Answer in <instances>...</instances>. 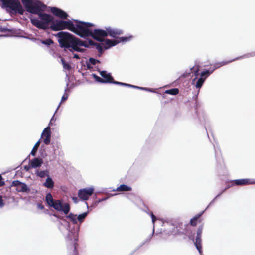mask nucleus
<instances>
[{
	"mask_svg": "<svg viewBox=\"0 0 255 255\" xmlns=\"http://www.w3.org/2000/svg\"><path fill=\"white\" fill-rule=\"evenodd\" d=\"M4 7L9 8L16 13L23 15L24 12L19 0H0ZM25 6L26 11L31 14L38 15L40 20L38 19L30 17L31 23L33 25L40 29L46 30L50 28L49 24L52 25L54 23V17L50 14L43 13L44 10L42 7L45 5L37 1L34 2L33 0H21Z\"/></svg>",
	"mask_w": 255,
	"mask_h": 255,
	"instance_id": "nucleus-1",
	"label": "nucleus"
},
{
	"mask_svg": "<svg viewBox=\"0 0 255 255\" xmlns=\"http://www.w3.org/2000/svg\"><path fill=\"white\" fill-rule=\"evenodd\" d=\"M56 36L58 38L60 47L64 51L68 50L73 52L76 46H83L89 48L87 41L82 40L69 32L60 31Z\"/></svg>",
	"mask_w": 255,
	"mask_h": 255,
	"instance_id": "nucleus-2",
	"label": "nucleus"
},
{
	"mask_svg": "<svg viewBox=\"0 0 255 255\" xmlns=\"http://www.w3.org/2000/svg\"><path fill=\"white\" fill-rule=\"evenodd\" d=\"M72 32L82 38L89 37L92 34L91 27L94 26L92 23L75 20Z\"/></svg>",
	"mask_w": 255,
	"mask_h": 255,
	"instance_id": "nucleus-3",
	"label": "nucleus"
},
{
	"mask_svg": "<svg viewBox=\"0 0 255 255\" xmlns=\"http://www.w3.org/2000/svg\"><path fill=\"white\" fill-rule=\"evenodd\" d=\"M45 201L49 206L58 211H62L65 214H67L70 211V207L68 203L63 204L61 200H54L50 193L46 194Z\"/></svg>",
	"mask_w": 255,
	"mask_h": 255,
	"instance_id": "nucleus-4",
	"label": "nucleus"
},
{
	"mask_svg": "<svg viewBox=\"0 0 255 255\" xmlns=\"http://www.w3.org/2000/svg\"><path fill=\"white\" fill-rule=\"evenodd\" d=\"M74 24L70 20L64 21L62 20H55L54 23L50 25V28L54 31L68 29L72 32Z\"/></svg>",
	"mask_w": 255,
	"mask_h": 255,
	"instance_id": "nucleus-5",
	"label": "nucleus"
},
{
	"mask_svg": "<svg viewBox=\"0 0 255 255\" xmlns=\"http://www.w3.org/2000/svg\"><path fill=\"white\" fill-rule=\"evenodd\" d=\"M100 75L103 77V80L104 81L103 83H113L119 85H123L128 86L129 87H133L139 89H142V88L136 86H134L129 84L124 83L118 81H115L113 77L111 75L110 73H107L106 71H102L100 72Z\"/></svg>",
	"mask_w": 255,
	"mask_h": 255,
	"instance_id": "nucleus-6",
	"label": "nucleus"
},
{
	"mask_svg": "<svg viewBox=\"0 0 255 255\" xmlns=\"http://www.w3.org/2000/svg\"><path fill=\"white\" fill-rule=\"evenodd\" d=\"M107 36V32L106 30L102 29H94L92 30V34L90 37H92L95 40L103 42L104 39V38Z\"/></svg>",
	"mask_w": 255,
	"mask_h": 255,
	"instance_id": "nucleus-7",
	"label": "nucleus"
},
{
	"mask_svg": "<svg viewBox=\"0 0 255 255\" xmlns=\"http://www.w3.org/2000/svg\"><path fill=\"white\" fill-rule=\"evenodd\" d=\"M94 192V189L92 187L80 189L78 192V197L83 200H87Z\"/></svg>",
	"mask_w": 255,
	"mask_h": 255,
	"instance_id": "nucleus-8",
	"label": "nucleus"
},
{
	"mask_svg": "<svg viewBox=\"0 0 255 255\" xmlns=\"http://www.w3.org/2000/svg\"><path fill=\"white\" fill-rule=\"evenodd\" d=\"M11 186L15 187L16 191L19 192H26L29 190L27 185L19 180L12 181Z\"/></svg>",
	"mask_w": 255,
	"mask_h": 255,
	"instance_id": "nucleus-9",
	"label": "nucleus"
},
{
	"mask_svg": "<svg viewBox=\"0 0 255 255\" xmlns=\"http://www.w3.org/2000/svg\"><path fill=\"white\" fill-rule=\"evenodd\" d=\"M249 56H250L249 54H247V55H243V56H241L236 57L235 59H233L232 60H229V61H221V62H220L216 63L214 65L213 69L211 71L212 73L215 69L219 68L220 67H221L222 66H225L226 65H227V64H229V63H231V62H232L233 61H235L236 60H239V59L243 58L244 57H248Z\"/></svg>",
	"mask_w": 255,
	"mask_h": 255,
	"instance_id": "nucleus-10",
	"label": "nucleus"
},
{
	"mask_svg": "<svg viewBox=\"0 0 255 255\" xmlns=\"http://www.w3.org/2000/svg\"><path fill=\"white\" fill-rule=\"evenodd\" d=\"M50 11L54 15L61 19H67L68 17V15L67 13L56 7H51L50 8Z\"/></svg>",
	"mask_w": 255,
	"mask_h": 255,
	"instance_id": "nucleus-11",
	"label": "nucleus"
},
{
	"mask_svg": "<svg viewBox=\"0 0 255 255\" xmlns=\"http://www.w3.org/2000/svg\"><path fill=\"white\" fill-rule=\"evenodd\" d=\"M232 185L243 186L254 184L255 182L250 179H241L233 180Z\"/></svg>",
	"mask_w": 255,
	"mask_h": 255,
	"instance_id": "nucleus-12",
	"label": "nucleus"
},
{
	"mask_svg": "<svg viewBox=\"0 0 255 255\" xmlns=\"http://www.w3.org/2000/svg\"><path fill=\"white\" fill-rule=\"evenodd\" d=\"M42 136L45 137L43 140L44 143L46 145L49 144L51 138V131L50 127H47L44 129L42 133Z\"/></svg>",
	"mask_w": 255,
	"mask_h": 255,
	"instance_id": "nucleus-13",
	"label": "nucleus"
},
{
	"mask_svg": "<svg viewBox=\"0 0 255 255\" xmlns=\"http://www.w3.org/2000/svg\"><path fill=\"white\" fill-rule=\"evenodd\" d=\"M106 32L107 35H109L113 38H117L118 35H120L123 33L122 30L117 29H112L110 27L106 28Z\"/></svg>",
	"mask_w": 255,
	"mask_h": 255,
	"instance_id": "nucleus-14",
	"label": "nucleus"
},
{
	"mask_svg": "<svg viewBox=\"0 0 255 255\" xmlns=\"http://www.w3.org/2000/svg\"><path fill=\"white\" fill-rule=\"evenodd\" d=\"M78 246L77 243V239H75V242L70 246L68 249V255H79L77 247Z\"/></svg>",
	"mask_w": 255,
	"mask_h": 255,
	"instance_id": "nucleus-15",
	"label": "nucleus"
},
{
	"mask_svg": "<svg viewBox=\"0 0 255 255\" xmlns=\"http://www.w3.org/2000/svg\"><path fill=\"white\" fill-rule=\"evenodd\" d=\"M43 163V160L41 159L35 158L30 163V168H34L39 167Z\"/></svg>",
	"mask_w": 255,
	"mask_h": 255,
	"instance_id": "nucleus-16",
	"label": "nucleus"
},
{
	"mask_svg": "<svg viewBox=\"0 0 255 255\" xmlns=\"http://www.w3.org/2000/svg\"><path fill=\"white\" fill-rule=\"evenodd\" d=\"M184 231H177V233L175 234L176 235H181L183 236L182 238L184 240H186L187 238L190 239V236L187 235V233H188L187 227L188 225L186 224L184 225Z\"/></svg>",
	"mask_w": 255,
	"mask_h": 255,
	"instance_id": "nucleus-17",
	"label": "nucleus"
},
{
	"mask_svg": "<svg viewBox=\"0 0 255 255\" xmlns=\"http://www.w3.org/2000/svg\"><path fill=\"white\" fill-rule=\"evenodd\" d=\"M87 44L89 47L91 46H95L96 47V49L98 51L100 54H102L103 52V49L102 46L99 44L97 43L94 42L92 40L89 39L87 42Z\"/></svg>",
	"mask_w": 255,
	"mask_h": 255,
	"instance_id": "nucleus-18",
	"label": "nucleus"
},
{
	"mask_svg": "<svg viewBox=\"0 0 255 255\" xmlns=\"http://www.w3.org/2000/svg\"><path fill=\"white\" fill-rule=\"evenodd\" d=\"M201 242V237H196V241L194 242V245H195L200 254H201L202 252Z\"/></svg>",
	"mask_w": 255,
	"mask_h": 255,
	"instance_id": "nucleus-19",
	"label": "nucleus"
},
{
	"mask_svg": "<svg viewBox=\"0 0 255 255\" xmlns=\"http://www.w3.org/2000/svg\"><path fill=\"white\" fill-rule=\"evenodd\" d=\"M43 186L48 188L51 189L54 187V183L50 177H48L46 181L43 183Z\"/></svg>",
	"mask_w": 255,
	"mask_h": 255,
	"instance_id": "nucleus-20",
	"label": "nucleus"
},
{
	"mask_svg": "<svg viewBox=\"0 0 255 255\" xmlns=\"http://www.w3.org/2000/svg\"><path fill=\"white\" fill-rule=\"evenodd\" d=\"M200 67L199 65H195L194 66L191 68L192 73H193L194 75L196 76V77L193 79V82H195V81L197 79V76L199 75Z\"/></svg>",
	"mask_w": 255,
	"mask_h": 255,
	"instance_id": "nucleus-21",
	"label": "nucleus"
},
{
	"mask_svg": "<svg viewBox=\"0 0 255 255\" xmlns=\"http://www.w3.org/2000/svg\"><path fill=\"white\" fill-rule=\"evenodd\" d=\"M132 190L130 187L125 184H122L117 187L116 191L119 192L131 191Z\"/></svg>",
	"mask_w": 255,
	"mask_h": 255,
	"instance_id": "nucleus-22",
	"label": "nucleus"
},
{
	"mask_svg": "<svg viewBox=\"0 0 255 255\" xmlns=\"http://www.w3.org/2000/svg\"><path fill=\"white\" fill-rule=\"evenodd\" d=\"M120 42L118 40H110V39H106L105 40V43L108 46L107 47H105V49H107L109 47L115 46L117 44H118Z\"/></svg>",
	"mask_w": 255,
	"mask_h": 255,
	"instance_id": "nucleus-23",
	"label": "nucleus"
},
{
	"mask_svg": "<svg viewBox=\"0 0 255 255\" xmlns=\"http://www.w3.org/2000/svg\"><path fill=\"white\" fill-rule=\"evenodd\" d=\"M202 213L197 214L190 220V224L192 226H196L197 224V221L199 220Z\"/></svg>",
	"mask_w": 255,
	"mask_h": 255,
	"instance_id": "nucleus-24",
	"label": "nucleus"
},
{
	"mask_svg": "<svg viewBox=\"0 0 255 255\" xmlns=\"http://www.w3.org/2000/svg\"><path fill=\"white\" fill-rule=\"evenodd\" d=\"M179 89L178 88H175L166 90L165 91V93L172 95H176L179 93Z\"/></svg>",
	"mask_w": 255,
	"mask_h": 255,
	"instance_id": "nucleus-25",
	"label": "nucleus"
},
{
	"mask_svg": "<svg viewBox=\"0 0 255 255\" xmlns=\"http://www.w3.org/2000/svg\"><path fill=\"white\" fill-rule=\"evenodd\" d=\"M37 175L41 178H44L49 176V172L47 170L37 171Z\"/></svg>",
	"mask_w": 255,
	"mask_h": 255,
	"instance_id": "nucleus-26",
	"label": "nucleus"
},
{
	"mask_svg": "<svg viewBox=\"0 0 255 255\" xmlns=\"http://www.w3.org/2000/svg\"><path fill=\"white\" fill-rule=\"evenodd\" d=\"M40 143V141H38L34 145V146L33 147V149H32V151L30 153L31 155H32L33 156L36 155V152H37L38 148L39 146Z\"/></svg>",
	"mask_w": 255,
	"mask_h": 255,
	"instance_id": "nucleus-27",
	"label": "nucleus"
},
{
	"mask_svg": "<svg viewBox=\"0 0 255 255\" xmlns=\"http://www.w3.org/2000/svg\"><path fill=\"white\" fill-rule=\"evenodd\" d=\"M67 218L69 219L73 224H76L77 223L76 215H74L71 213L68 216H67Z\"/></svg>",
	"mask_w": 255,
	"mask_h": 255,
	"instance_id": "nucleus-28",
	"label": "nucleus"
},
{
	"mask_svg": "<svg viewBox=\"0 0 255 255\" xmlns=\"http://www.w3.org/2000/svg\"><path fill=\"white\" fill-rule=\"evenodd\" d=\"M211 73V71H210L209 70H206L203 71L200 74V78H203V79L205 80Z\"/></svg>",
	"mask_w": 255,
	"mask_h": 255,
	"instance_id": "nucleus-29",
	"label": "nucleus"
},
{
	"mask_svg": "<svg viewBox=\"0 0 255 255\" xmlns=\"http://www.w3.org/2000/svg\"><path fill=\"white\" fill-rule=\"evenodd\" d=\"M205 80L203 79V78H199L196 83V84H195L196 87L197 88H200L202 87V86L203 85V83H204Z\"/></svg>",
	"mask_w": 255,
	"mask_h": 255,
	"instance_id": "nucleus-30",
	"label": "nucleus"
},
{
	"mask_svg": "<svg viewBox=\"0 0 255 255\" xmlns=\"http://www.w3.org/2000/svg\"><path fill=\"white\" fill-rule=\"evenodd\" d=\"M63 67L64 69H67L68 70H70L71 68V65L68 63L66 62L64 58L61 59Z\"/></svg>",
	"mask_w": 255,
	"mask_h": 255,
	"instance_id": "nucleus-31",
	"label": "nucleus"
},
{
	"mask_svg": "<svg viewBox=\"0 0 255 255\" xmlns=\"http://www.w3.org/2000/svg\"><path fill=\"white\" fill-rule=\"evenodd\" d=\"M40 41L42 44H45L47 46H50L51 44L54 43V41H53V40H52L51 39H50V38L44 40H40Z\"/></svg>",
	"mask_w": 255,
	"mask_h": 255,
	"instance_id": "nucleus-32",
	"label": "nucleus"
},
{
	"mask_svg": "<svg viewBox=\"0 0 255 255\" xmlns=\"http://www.w3.org/2000/svg\"><path fill=\"white\" fill-rule=\"evenodd\" d=\"M132 38V36H128V37H121L119 38L120 40H119L120 42H126L128 41H129L131 40V39Z\"/></svg>",
	"mask_w": 255,
	"mask_h": 255,
	"instance_id": "nucleus-33",
	"label": "nucleus"
},
{
	"mask_svg": "<svg viewBox=\"0 0 255 255\" xmlns=\"http://www.w3.org/2000/svg\"><path fill=\"white\" fill-rule=\"evenodd\" d=\"M87 215V213L84 212L81 214H80L77 217V219L80 222H82L83 220L85 218V217Z\"/></svg>",
	"mask_w": 255,
	"mask_h": 255,
	"instance_id": "nucleus-34",
	"label": "nucleus"
},
{
	"mask_svg": "<svg viewBox=\"0 0 255 255\" xmlns=\"http://www.w3.org/2000/svg\"><path fill=\"white\" fill-rule=\"evenodd\" d=\"M92 76L96 81L99 83H103L104 81L103 80V79L102 78L99 77L95 74H92Z\"/></svg>",
	"mask_w": 255,
	"mask_h": 255,
	"instance_id": "nucleus-35",
	"label": "nucleus"
},
{
	"mask_svg": "<svg viewBox=\"0 0 255 255\" xmlns=\"http://www.w3.org/2000/svg\"><path fill=\"white\" fill-rule=\"evenodd\" d=\"M203 228V225L200 226L198 227V228L197 229V236L196 237H201Z\"/></svg>",
	"mask_w": 255,
	"mask_h": 255,
	"instance_id": "nucleus-36",
	"label": "nucleus"
},
{
	"mask_svg": "<svg viewBox=\"0 0 255 255\" xmlns=\"http://www.w3.org/2000/svg\"><path fill=\"white\" fill-rule=\"evenodd\" d=\"M81 46H76L75 48L73 50V51H77L80 52H85L86 51L85 49L81 48Z\"/></svg>",
	"mask_w": 255,
	"mask_h": 255,
	"instance_id": "nucleus-37",
	"label": "nucleus"
},
{
	"mask_svg": "<svg viewBox=\"0 0 255 255\" xmlns=\"http://www.w3.org/2000/svg\"><path fill=\"white\" fill-rule=\"evenodd\" d=\"M89 61L90 62V63L93 65H95L97 63L100 62V61L98 60L95 59L93 58H90Z\"/></svg>",
	"mask_w": 255,
	"mask_h": 255,
	"instance_id": "nucleus-38",
	"label": "nucleus"
},
{
	"mask_svg": "<svg viewBox=\"0 0 255 255\" xmlns=\"http://www.w3.org/2000/svg\"><path fill=\"white\" fill-rule=\"evenodd\" d=\"M5 182L1 174H0V187L3 186L5 185Z\"/></svg>",
	"mask_w": 255,
	"mask_h": 255,
	"instance_id": "nucleus-39",
	"label": "nucleus"
},
{
	"mask_svg": "<svg viewBox=\"0 0 255 255\" xmlns=\"http://www.w3.org/2000/svg\"><path fill=\"white\" fill-rule=\"evenodd\" d=\"M150 216L152 218V221L153 223H154V222H155V221L156 220V217H155V216L153 214V213L152 212H151L150 213Z\"/></svg>",
	"mask_w": 255,
	"mask_h": 255,
	"instance_id": "nucleus-40",
	"label": "nucleus"
},
{
	"mask_svg": "<svg viewBox=\"0 0 255 255\" xmlns=\"http://www.w3.org/2000/svg\"><path fill=\"white\" fill-rule=\"evenodd\" d=\"M4 205L3 202V200L2 199V197L0 195V207H2Z\"/></svg>",
	"mask_w": 255,
	"mask_h": 255,
	"instance_id": "nucleus-41",
	"label": "nucleus"
},
{
	"mask_svg": "<svg viewBox=\"0 0 255 255\" xmlns=\"http://www.w3.org/2000/svg\"><path fill=\"white\" fill-rule=\"evenodd\" d=\"M68 98V95L66 94H65L63 95L62 99H61V102H63L65 100H66Z\"/></svg>",
	"mask_w": 255,
	"mask_h": 255,
	"instance_id": "nucleus-42",
	"label": "nucleus"
},
{
	"mask_svg": "<svg viewBox=\"0 0 255 255\" xmlns=\"http://www.w3.org/2000/svg\"><path fill=\"white\" fill-rule=\"evenodd\" d=\"M191 73L190 72H185L184 73L182 76L181 77H188L190 76Z\"/></svg>",
	"mask_w": 255,
	"mask_h": 255,
	"instance_id": "nucleus-43",
	"label": "nucleus"
},
{
	"mask_svg": "<svg viewBox=\"0 0 255 255\" xmlns=\"http://www.w3.org/2000/svg\"><path fill=\"white\" fill-rule=\"evenodd\" d=\"M38 207L41 210H43L44 208V206L41 204H38Z\"/></svg>",
	"mask_w": 255,
	"mask_h": 255,
	"instance_id": "nucleus-44",
	"label": "nucleus"
},
{
	"mask_svg": "<svg viewBox=\"0 0 255 255\" xmlns=\"http://www.w3.org/2000/svg\"><path fill=\"white\" fill-rule=\"evenodd\" d=\"M74 58L76 59H79L80 58V56L77 54H74Z\"/></svg>",
	"mask_w": 255,
	"mask_h": 255,
	"instance_id": "nucleus-45",
	"label": "nucleus"
},
{
	"mask_svg": "<svg viewBox=\"0 0 255 255\" xmlns=\"http://www.w3.org/2000/svg\"><path fill=\"white\" fill-rule=\"evenodd\" d=\"M107 198H102V199H99L97 201H96L98 203H99L100 202H102L104 200H105Z\"/></svg>",
	"mask_w": 255,
	"mask_h": 255,
	"instance_id": "nucleus-46",
	"label": "nucleus"
},
{
	"mask_svg": "<svg viewBox=\"0 0 255 255\" xmlns=\"http://www.w3.org/2000/svg\"><path fill=\"white\" fill-rule=\"evenodd\" d=\"M29 168H30V167L29 168H27V166H25V169H26L27 170H28Z\"/></svg>",
	"mask_w": 255,
	"mask_h": 255,
	"instance_id": "nucleus-47",
	"label": "nucleus"
},
{
	"mask_svg": "<svg viewBox=\"0 0 255 255\" xmlns=\"http://www.w3.org/2000/svg\"><path fill=\"white\" fill-rule=\"evenodd\" d=\"M73 199L74 200H77V198H74V197H73Z\"/></svg>",
	"mask_w": 255,
	"mask_h": 255,
	"instance_id": "nucleus-48",
	"label": "nucleus"
},
{
	"mask_svg": "<svg viewBox=\"0 0 255 255\" xmlns=\"http://www.w3.org/2000/svg\"><path fill=\"white\" fill-rule=\"evenodd\" d=\"M253 55H255V54L254 55H250V56H253Z\"/></svg>",
	"mask_w": 255,
	"mask_h": 255,
	"instance_id": "nucleus-49",
	"label": "nucleus"
}]
</instances>
